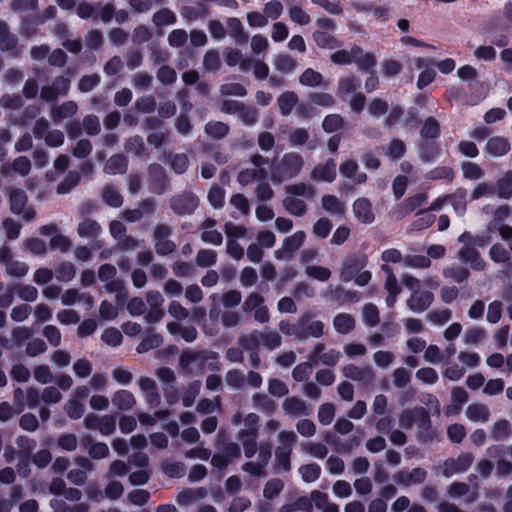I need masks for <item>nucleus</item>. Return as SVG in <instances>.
<instances>
[{
	"label": "nucleus",
	"mask_w": 512,
	"mask_h": 512,
	"mask_svg": "<svg viewBox=\"0 0 512 512\" xmlns=\"http://www.w3.org/2000/svg\"><path fill=\"white\" fill-rule=\"evenodd\" d=\"M283 11V6L280 1L272 0L265 4L263 12L267 20H276L280 17Z\"/></svg>",
	"instance_id": "56"
},
{
	"label": "nucleus",
	"mask_w": 512,
	"mask_h": 512,
	"mask_svg": "<svg viewBox=\"0 0 512 512\" xmlns=\"http://www.w3.org/2000/svg\"><path fill=\"white\" fill-rule=\"evenodd\" d=\"M365 266L363 258H353L347 261L341 271L340 277L343 281L348 282L360 272V269Z\"/></svg>",
	"instance_id": "27"
},
{
	"label": "nucleus",
	"mask_w": 512,
	"mask_h": 512,
	"mask_svg": "<svg viewBox=\"0 0 512 512\" xmlns=\"http://www.w3.org/2000/svg\"><path fill=\"white\" fill-rule=\"evenodd\" d=\"M288 13L290 19L299 25H307L311 21L309 14L297 5L289 6Z\"/></svg>",
	"instance_id": "49"
},
{
	"label": "nucleus",
	"mask_w": 512,
	"mask_h": 512,
	"mask_svg": "<svg viewBox=\"0 0 512 512\" xmlns=\"http://www.w3.org/2000/svg\"><path fill=\"white\" fill-rule=\"evenodd\" d=\"M406 151L405 144L398 139L390 141L386 147H384L385 155L391 160H397L401 158Z\"/></svg>",
	"instance_id": "43"
},
{
	"label": "nucleus",
	"mask_w": 512,
	"mask_h": 512,
	"mask_svg": "<svg viewBox=\"0 0 512 512\" xmlns=\"http://www.w3.org/2000/svg\"><path fill=\"white\" fill-rule=\"evenodd\" d=\"M452 404L447 407V414L458 413L462 404L467 401L468 395L466 391L460 387L452 390Z\"/></svg>",
	"instance_id": "38"
},
{
	"label": "nucleus",
	"mask_w": 512,
	"mask_h": 512,
	"mask_svg": "<svg viewBox=\"0 0 512 512\" xmlns=\"http://www.w3.org/2000/svg\"><path fill=\"white\" fill-rule=\"evenodd\" d=\"M472 463V457L469 454L462 455L458 459H450L444 463V474L449 477L455 473L465 471Z\"/></svg>",
	"instance_id": "19"
},
{
	"label": "nucleus",
	"mask_w": 512,
	"mask_h": 512,
	"mask_svg": "<svg viewBox=\"0 0 512 512\" xmlns=\"http://www.w3.org/2000/svg\"><path fill=\"white\" fill-rule=\"evenodd\" d=\"M334 328L337 332L347 334L355 327V320L349 314H339L334 318Z\"/></svg>",
	"instance_id": "37"
},
{
	"label": "nucleus",
	"mask_w": 512,
	"mask_h": 512,
	"mask_svg": "<svg viewBox=\"0 0 512 512\" xmlns=\"http://www.w3.org/2000/svg\"><path fill=\"white\" fill-rule=\"evenodd\" d=\"M139 387L149 403L153 404L158 402L159 395L157 392L156 383L153 379L148 377L140 378Z\"/></svg>",
	"instance_id": "29"
},
{
	"label": "nucleus",
	"mask_w": 512,
	"mask_h": 512,
	"mask_svg": "<svg viewBox=\"0 0 512 512\" xmlns=\"http://www.w3.org/2000/svg\"><path fill=\"white\" fill-rule=\"evenodd\" d=\"M203 357L199 353L184 352L180 357V365L188 372H193V366L200 368Z\"/></svg>",
	"instance_id": "39"
},
{
	"label": "nucleus",
	"mask_w": 512,
	"mask_h": 512,
	"mask_svg": "<svg viewBox=\"0 0 512 512\" xmlns=\"http://www.w3.org/2000/svg\"><path fill=\"white\" fill-rule=\"evenodd\" d=\"M470 235L468 233H463L459 236V242L464 243V246L459 250L458 257L462 263L470 264V266L474 270H483L485 267V262L481 259L479 252L474 248V245H478L480 247L484 246L485 242L482 238L477 237L473 238L472 242L469 243Z\"/></svg>",
	"instance_id": "1"
},
{
	"label": "nucleus",
	"mask_w": 512,
	"mask_h": 512,
	"mask_svg": "<svg viewBox=\"0 0 512 512\" xmlns=\"http://www.w3.org/2000/svg\"><path fill=\"white\" fill-rule=\"evenodd\" d=\"M449 200L458 215H463L466 211V191L457 190L453 195L449 196Z\"/></svg>",
	"instance_id": "47"
},
{
	"label": "nucleus",
	"mask_w": 512,
	"mask_h": 512,
	"mask_svg": "<svg viewBox=\"0 0 512 512\" xmlns=\"http://www.w3.org/2000/svg\"><path fill=\"white\" fill-rule=\"evenodd\" d=\"M110 233L116 240L121 241L123 239L121 246L124 249H132L139 246L138 241L135 239L131 237H124L125 227L120 221L115 220L110 223Z\"/></svg>",
	"instance_id": "18"
},
{
	"label": "nucleus",
	"mask_w": 512,
	"mask_h": 512,
	"mask_svg": "<svg viewBox=\"0 0 512 512\" xmlns=\"http://www.w3.org/2000/svg\"><path fill=\"white\" fill-rule=\"evenodd\" d=\"M466 416L473 422H485L489 418V411L483 404H471L467 407Z\"/></svg>",
	"instance_id": "34"
},
{
	"label": "nucleus",
	"mask_w": 512,
	"mask_h": 512,
	"mask_svg": "<svg viewBox=\"0 0 512 512\" xmlns=\"http://www.w3.org/2000/svg\"><path fill=\"white\" fill-rule=\"evenodd\" d=\"M314 181L332 182L336 177V163L329 160L323 165L314 167L310 175Z\"/></svg>",
	"instance_id": "12"
},
{
	"label": "nucleus",
	"mask_w": 512,
	"mask_h": 512,
	"mask_svg": "<svg viewBox=\"0 0 512 512\" xmlns=\"http://www.w3.org/2000/svg\"><path fill=\"white\" fill-rule=\"evenodd\" d=\"M361 85V80L353 75L342 76L337 85V96L344 99L356 92Z\"/></svg>",
	"instance_id": "14"
},
{
	"label": "nucleus",
	"mask_w": 512,
	"mask_h": 512,
	"mask_svg": "<svg viewBox=\"0 0 512 512\" xmlns=\"http://www.w3.org/2000/svg\"><path fill=\"white\" fill-rule=\"evenodd\" d=\"M497 194L499 197L508 199L512 195V171L506 172L501 179H499L497 186Z\"/></svg>",
	"instance_id": "44"
},
{
	"label": "nucleus",
	"mask_w": 512,
	"mask_h": 512,
	"mask_svg": "<svg viewBox=\"0 0 512 512\" xmlns=\"http://www.w3.org/2000/svg\"><path fill=\"white\" fill-rule=\"evenodd\" d=\"M73 371L76 376L86 378L92 372V363L85 358L78 359L73 364Z\"/></svg>",
	"instance_id": "60"
},
{
	"label": "nucleus",
	"mask_w": 512,
	"mask_h": 512,
	"mask_svg": "<svg viewBox=\"0 0 512 512\" xmlns=\"http://www.w3.org/2000/svg\"><path fill=\"white\" fill-rule=\"evenodd\" d=\"M26 194L23 190L15 189L10 192L11 210L16 214H22L23 217L30 221L34 219L35 212L31 209H25Z\"/></svg>",
	"instance_id": "4"
},
{
	"label": "nucleus",
	"mask_w": 512,
	"mask_h": 512,
	"mask_svg": "<svg viewBox=\"0 0 512 512\" xmlns=\"http://www.w3.org/2000/svg\"><path fill=\"white\" fill-rule=\"evenodd\" d=\"M274 66L282 73H289L295 68V61L289 55H278L274 59Z\"/></svg>",
	"instance_id": "57"
},
{
	"label": "nucleus",
	"mask_w": 512,
	"mask_h": 512,
	"mask_svg": "<svg viewBox=\"0 0 512 512\" xmlns=\"http://www.w3.org/2000/svg\"><path fill=\"white\" fill-rule=\"evenodd\" d=\"M224 110L228 113H237L240 120L248 125L255 123L257 120V112L254 108L244 107L236 101L225 102Z\"/></svg>",
	"instance_id": "5"
},
{
	"label": "nucleus",
	"mask_w": 512,
	"mask_h": 512,
	"mask_svg": "<svg viewBox=\"0 0 512 512\" xmlns=\"http://www.w3.org/2000/svg\"><path fill=\"white\" fill-rule=\"evenodd\" d=\"M283 203L286 210L292 215L302 216L306 211L305 201L293 195H287Z\"/></svg>",
	"instance_id": "33"
},
{
	"label": "nucleus",
	"mask_w": 512,
	"mask_h": 512,
	"mask_svg": "<svg viewBox=\"0 0 512 512\" xmlns=\"http://www.w3.org/2000/svg\"><path fill=\"white\" fill-rule=\"evenodd\" d=\"M198 205V199L192 193L180 195L171 201L172 209L178 214H189L193 212Z\"/></svg>",
	"instance_id": "7"
},
{
	"label": "nucleus",
	"mask_w": 512,
	"mask_h": 512,
	"mask_svg": "<svg viewBox=\"0 0 512 512\" xmlns=\"http://www.w3.org/2000/svg\"><path fill=\"white\" fill-rule=\"evenodd\" d=\"M69 89V81L64 77L56 79L52 86H46L41 91V97L46 101H54L60 95H65Z\"/></svg>",
	"instance_id": "11"
},
{
	"label": "nucleus",
	"mask_w": 512,
	"mask_h": 512,
	"mask_svg": "<svg viewBox=\"0 0 512 512\" xmlns=\"http://www.w3.org/2000/svg\"><path fill=\"white\" fill-rule=\"evenodd\" d=\"M313 39L317 46L325 49H335L341 45L330 32L326 31H315L313 33Z\"/></svg>",
	"instance_id": "31"
},
{
	"label": "nucleus",
	"mask_w": 512,
	"mask_h": 512,
	"mask_svg": "<svg viewBox=\"0 0 512 512\" xmlns=\"http://www.w3.org/2000/svg\"><path fill=\"white\" fill-rule=\"evenodd\" d=\"M77 104L73 101H68L61 106L53 109L52 118L54 121H61L66 118L72 117L77 112Z\"/></svg>",
	"instance_id": "36"
},
{
	"label": "nucleus",
	"mask_w": 512,
	"mask_h": 512,
	"mask_svg": "<svg viewBox=\"0 0 512 512\" xmlns=\"http://www.w3.org/2000/svg\"><path fill=\"white\" fill-rule=\"evenodd\" d=\"M289 143L291 146H301L307 144L308 149H315L317 143L315 140H309L308 131L304 128H294L289 134Z\"/></svg>",
	"instance_id": "23"
},
{
	"label": "nucleus",
	"mask_w": 512,
	"mask_h": 512,
	"mask_svg": "<svg viewBox=\"0 0 512 512\" xmlns=\"http://www.w3.org/2000/svg\"><path fill=\"white\" fill-rule=\"evenodd\" d=\"M284 412L289 416H306L309 415L312 409L302 400L297 397H289L284 400L282 404Z\"/></svg>",
	"instance_id": "9"
},
{
	"label": "nucleus",
	"mask_w": 512,
	"mask_h": 512,
	"mask_svg": "<svg viewBox=\"0 0 512 512\" xmlns=\"http://www.w3.org/2000/svg\"><path fill=\"white\" fill-rule=\"evenodd\" d=\"M175 21L176 15L168 9H162L156 12L153 16V22L157 26L172 25Z\"/></svg>",
	"instance_id": "53"
},
{
	"label": "nucleus",
	"mask_w": 512,
	"mask_h": 512,
	"mask_svg": "<svg viewBox=\"0 0 512 512\" xmlns=\"http://www.w3.org/2000/svg\"><path fill=\"white\" fill-rule=\"evenodd\" d=\"M404 285L412 291V295L407 300V306L413 312H422L429 307L432 303L433 295L428 291H421L419 289V280L411 277L404 276L402 279Z\"/></svg>",
	"instance_id": "3"
},
{
	"label": "nucleus",
	"mask_w": 512,
	"mask_h": 512,
	"mask_svg": "<svg viewBox=\"0 0 512 512\" xmlns=\"http://www.w3.org/2000/svg\"><path fill=\"white\" fill-rule=\"evenodd\" d=\"M103 198L108 205L113 207H119L122 204L121 195L112 186H107L104 188Z\"/></svg>",
	"instance_id": "62"
},
{
	"label": "nucleus",
	"mask_w": 512,
	"mask_h": 512,
	"mask_svg": "<svg viewBox=\"0 0 512 512\" xmlns=\"http://www.w3.org/2000/svg\"><path fill=\"white\" fill-rule=\"evenodd\" d=\"M298 101V97L294 92H285L278 98V105L283 115H288L292 112Z\"/></svg>",
	"instance_id": "40"
},
{
	"label": "nucleus",
	"mask_w": 512,
	"mask_h": 512,
	"mask_svg": "<svg viewBox=\"0 0 512 512\" xmlns=\"http://www.w3.org/2000/svg\"><path fill=\"white\" fill-rule=\"evenodd\" d=\"M428 420V415L423 409H416L413 411H405L400 418V426L402 428H409L413 422H420L423 425Z\"/></svg>",
	"instance_id": "28"
},
{
	"label": "nucleus",
	"mask_w": 512,
	"mask_h": 512,
	"mask_svg": "<svg viewBox=\"0 0 512 512\" xmlns=\"http://www.w3.org/2000/svg\"><path fill=\"white\" fill-rule=\"evenodd\" d=\"M426 201V195L423 193L409 197L401 204L402 215L413 212Z\"/></svg>",
	"instance_id": "48"
},
{
	"label": "nucleus",
	"mask_w": 512,
	"mask_h": 512,
	"mask_svg": "<svg viewBox=\"0 0 512 512\" xmlns=\"http://www.w3.org/2000/svg\"><path fill=\"white\" fill-rule=\"evenodd\" d=\"M489 256L491 260L497 263H505L510 259L509 251L500 243H495L491 247Z\"/></svg>",
	"instance_id": "51"
},
{
	"label": "nucleus",
	"mask_w": 512,
	"mask_h": 512,
	"mask_svg": "<svg viewBox=\"0 0 512 512\" xmlns=\"http://www.w3.org/2000/svg\"><path fill=\"white\" fill-rule=\"evenodd\" d=\"M304 165L303 158L296 153H287L272 172L274 182L280 183L295 177Z\"/></svg>",
	"instance_id": "2"
},
{
	"label": "nucleus",
	"mask_w": 512,
	"mask_h": 512,
	"mask_svg": "<svg viewBox=\"0 0 512 512\" xmlns=\"http://www.w3.org/2000/svg\"><path fill=\"white\" fill-rule=\"evenodd\" d=\"M320 472V466L315 463L301 466L299 469L302 479L308 483L316 481L319 478Z\"/></svg>",
	"instance_id": "50"
},
{
	"label": "nucleus",
	"mask_w": 512,
	"mask_h": 512,
	"mask_svg": "<svg viewBox=\"0 0 512 512\" xmlns=\"http://www.w3.org/2000/svg\"><path fill=\"white\" fill-rule=\"evenodd\" d=\"M299 80L302 85L317 87L322 84L323 77L319 72L308 68L301 74Z\"/></svg>",
	"instance_id": "46"
},
{
	"label": "nucleus",
	"mask_w": 512,
	"mask_h": 512,
	"mask_svg": "<svg viewBox=\"0 0 512 512\" xmlns=\"http://www.w3.org/2000/svg\"><path fill=\"white\" fill-rule=\"evenodd\" d=\"M383 272L386 274V280L384 284L385 290L388 292V296L386 298V304L388 307H392L399 295L401 288L398 285L397 279L393 274L392 268L388 265L382 266Z\"/></svg>",
	"instance_id": "6"
},
{
	"label": "nucleus",
	"mask_w": 512,
	"mask_h": 512,
	"mask_svg": "<svg viewBox=\"0 0 512 512\" xmlns=\"http://www.w3.org/2000/svg\"><path fill=\"white\" fill-rule=\"evenodd\" d=\"M511 433V426L508 421L501 420L494 424L492 436L496 440H501L509 436Z\"/></svg>",
	"instance_id": "63"
},
{
	"label": "nucleus",
	"mask_w": 512,
	"mask_h": 512,
	"mask_svg": "<svg viewBox=\"0 0 512 512\" xmlns=\"http://www.w3.org/2000/svg\"><path fill=\"white\" fill-rule=\"evenodd\" d=\"M271 456L270 447H262L256 462H248L243 466L244 471L252 475H260Z\"/></svg>",
	"instance_id": "16"
},
{
	"label": "nucleus",
	"mask_w": 512,
	"mask_h": 512,
	"mask_svg": "<svg viewBox=\"0 0 512 512\" xmlns=\"http://www.w3.org/2000/svg\"><path fill=\"white\" fill-rule=\"evenodd\" d=\"M359 54L354 56L353 62H355L361 69H369L376 64V59L372 53H365L359 47Z\"/></svg>",
	"instance_id": "58"
},
{
	"label": "nucleus",
	"mask_w": 512,
	"mask_h": 512,
	"mask_svg": "<svg viewBox=\"0 0 512 512\" xmlns=\"http://www.w3.org/2000/svg\"><path fill=\"white\" fill-rule=\"evenodd\" d=\"M358 164L353 160H347L343 162L340 166V173L352 179L355 183L361 184L366 181V175L364 173L358 172Z\"/></svg>",
	"instance_id": "26"
},
{
	"label": "nucleus",
	"mask_w": 512,
	"mask_h": 512,
	"mask_svg": "<svg viewBox=\"0 0 512 512\" xmlns=\"http://www.w3.org/2000/svg\"><path fill=\"white\" fill-rule=\"evenodd\" d=\"M103 342H105L109 346H118L122 342V334L116 328H107L101 336Z\"/></svg>",
	"instance_id": "59"
},
{
	"label": "nucleus",
	"mask_w": 512,
	"mask_h": 512,
	"mask_svg": "<svg viewBox=\"0 0 512 512\" xmlns=\"http://www.w3.org/2000/svg\"><path fill=\"white\" fill-rule=\"evenodd\" d=\"M359 54V47H352L350 50H339L331 54L330 59L338 65L350 64L354 60V56Z\"/></svg>",
	"instance_id": "35"
},
{
	"label": "nucleus",
	"mask_w": 512,
	"mask_h": 512,
	"mask_svg": "<svg viewBox=\"0 0 512 512\" xmlns=\"http://www.w3.org/2000/svg\"><path fill=\"white\" fill-rule=\"evenodd\" d=\"M76 270L72 263L64 262L56 269V277L58 280L68 282L75 276Z\"/></svg>",
	"instance_id": "55"
},
{
	"label": "nucleus",
	"mask_w": 512,
	"mask_h": 512,
	"mask_svg": "<svg viewBox=\"0 0 512 512\" xmlns=\"http://www.w3.org/2000/svg\"><path fill=\"white\" fill-rule=\"evenodd\" d=\"M340 356L341 353L335 350L323 352V347L318 345L309 356V360L311 362H317V360H320L325 365H335L339 361Z\"/></svg>",
	"instance_id": "21"
},
{
	"label": "nucleus",
	"mask_w": 512,
	"mask_h": 512,
	"mask_svg": "<svg viewBox=\"0 0 512 512\" xmlns=\"http://www.w3.org/2000/svg\"><path fill=\"white\" fill-rule=\"evenodd\" d=\"M265 178V172L262 169H246L241 171L238 180L241 184L247 185L254 180H263Z\"/></svg>",
	"instance_id": "52"
},
{
	"label": "nucleus",
	"mask_w": 512,
	"mask_h": 512,
	"mask_svg": "<svg viewBox=\"0 0 512 512\" xmlns=\"http://www.w3.org/2000/svg\"><path fill=\"white\" fill-rule=\"evenodd\" d=\"M353 213L355 217L364 224L372 223L375 218L372 204L366 198H359L354 202Z\"/></svg>",
	"instance_id": "10"
},
{
	"label": "nucleus",
	"mask_w": 512,
	"mask_h": 512,
	"mask_svg": "<svg viewBox=\"0 0 512 512\" xmlns=\"http://www.w3.org/2000/svg\"><path fill=\"white\" fill-rule=\"evenodd\" d=\"M215 225L216 222L214 220H205L202 224L203 232L201 234V238L206 243L220 245L222 243L223 238L221 233L214 228Z\"/></svg>",
	"instance_id": "22"
},
{
	"label": "nucleus",
	"mask_w": 512,
	"mask_h": 512,
	"mask_svg": "<svg viewBox=\"0 0 512 512\" xmlns=\"http://www.w3.org/2000/svg\"><path fill=\"white\" fill-rule=\"evenodd\" d=\"M305 239V233L303 231H297L293 235L287 237L282 245V250H277L275 256L280 259L282 258L283 252H293L297 250Z\"/></svg>",
	"instance_id": "25"
},
{
	"label": "nucleus",
	"mask_w": 512,
	"mask_h": 512,
	"mask_svg": "<svg viewBox=\"0 0 512 512\" xmlns=\"http://www.w3.org/2000/svg\"><path fill=\"white\" fill-rule=\"evenodd\" d=\"M461 169L464 177L470 180H478L483 176L482 168L473 162H464Z\"/></svg>",
	"instance_id": "54"
},
{
	"label": "nucleus",
	"mask_w": 512,
	"mask_h": 512,
	"mask_svg": "<svg viewBox=\"0 0 512 512\" xmlns=\"http://www.w3.org/2000/svg\"><path fill=\"white\" fill-rule=\"evenodd\" d=\"M332 230V223L327 218H320L313 227V233L319 238H326Z\"/></svg>",
	"instance_id": "64"
},
{
	"label": "nucleus",
	"mask_w": 512,
	"mask_h": 512,
	"mask_svg": "<svg viewBox=\"0 0 512 512\" xmlns=\"http://www.w3.org/2000/svg\"><path fill=\"white\" fill-rule=\"evenodd\" d=\"M167 330L172 335H180L187 342L194 341L197 336V331L194 327L182 326L177 322L168 323Z\"/></svg>",
	"instance_id": "30"
},
{
	"label": "nucleus",
	"mask_w": 512,
	"mask_h": 512,
	"mask_svg": "<svg viewBox=\"0 0 512 512\" xmlns=\"http://www.w3.org/2000/svg\"><path fill=\"white\" fill-rule=\"evenodd\" d=\"M509 150L510 143L508 139L495 136L488 140L484 152L493 157H500L505 155Z\"/></svg>",
	"instance_id": "15"
},
{
	"label": "nucleus",
	"mask_w": 512,
	"mask_h": 512,
	"mask_svg": "<svg viewBox=\"0 0 512 512\" xmlns=\"http://www.w3.org/2000/svg\"><path fill=\"white\" fill-rule=\"evenodd\" d=\"M286 193L287 195H293L298 198L303 197L305 199H311L314 196L315 192L311 186L305 183H298L287 186Z\"/></svg>",
	"instance_id": "42"
},
{
	"label": "nucleus",
	"mask_w": 512,
	"mask_h": 512,
	"mask_svg": "<svg viewBox=\"0 0 512 512\" xmlns=\"http://www.w3.org/2000/svg\"><path fill=\"white\" fill-rule=\"evenodd\" d=\"M112 403L119 410H130L136 404V400L131 392L118 390L112 396Z\"/></svg>",
	"instance_id": "24"
},
{
	"label": "nucleus",
	"mask_w": 512,
	"mask_h": 512,
	"mask_svg": "<svg viewBox=\"0 0 512 512\" xmlns=\"http://www.w3.org/2000/svg\"><path fill=\"white\" fill-rule=\"evenodd\" d=\"M126 166L127 162L125 157L122 155H115L108 160L105 166V171L108 174L123 173L126 171Z\"/></svg>",
	"instance_id": "45"
},
{
	"label": "nucleus",
	"mask_w": 512,
	"mask_h": 512,
	"mask_svg": "<svg viewBox=\"0 0 512 512\" xmlns=\"http://www.w3.org/2000/svg\"><path fill=\"white\" fill-rule=\"evenodd\" d=\"M206 496L204 488H186L178 492L176 501L181 506L190 505Z\"/></svg>",
	"instance_id": "20"
},
{
	"label": "nucleus",
	"mask_w": 512,
	"mask_h": 512,
	"mask_svg": "<svg viewBox=\"0 0 512 512\" xmlns=\"http://www.w3.org/2000/svg\"><path fill=\"white\" fill-rule=\"evenodd\" d=\"M246 311H254V317L260 322H266L269 319L267 308L263 305V299L258 294H251L245 301Z\"/></svg>",
	"instance_id": "8"
},
{
	"label": "nucleus",
	"mask_w": 512,
	"mask_h": 512,
	"mask_svg": "<svg viewBox=\"0 0 512 512\" xmlns=\"http://www.w3.org/2000/svg\"><path fill=\"white\" fill-rule=\"evenodd\" d=\"M323 209L331 215L341 216L345 205L338 198L332 195H325L322 198Z\"/></svg>",
	"instance_id": "32"
},
{
	"label": "nucleus",
	"mask_w": 512,
	"mask_h": 512,
	"mask_svg": "<svg viewBox=\"0 0 512 512\" xmlns=\"http://www.w3.org/2000/svg\"><path fill=\"white\" fill-rule=\"evenodd\" d=\"M225 62L229 66H239L243 72L249 71L252 65V60L244 57L240 51L234 49H227L224 53Z\"/></svg>",
	"instance_id": "17"
},
{
	"label": "nucleus",
	"mask_w": 512,
	"mask_h": 512,
	"mask_svg": "<svg viewBox=\"0 0 512 512\" xmlns=\"http://www.w3.org/2000/svg\"><path fill=\"white\" fill-rule=\"evenodd\" d=\"M116 418L112 415H103L99 418L98 430L103 435H110L115 430Z\"/></svg>",
	"instance_id": "61"
},
{
	"label": "nucleus",
	"mask_w": 512,
	"mask_h": 512,
	"mask_svg": "<svg viewBox=\"0 0 512 512\" xmlns=\"http://www.w3.org/2000/svg\"><path fill=\"white\" fill-rule=\"evenodd\" d=\"M101 231L99 224L92 219L83 220L78 226V234L81 237H96Z\"/></svg>",
	"instance_id": "41"
},
{
	"label": "nucleus",
	"mask_w": 512,
	"mask_h": 512,
	"mask_svg": "<svg viewBox=\"0 0 512 512\" xmlns=\"http://www.w3.org/2000/svg\"><path fill=\"white\" fill-rule=\"evenodd\" d=\"M343 374L345 377L359 381L364 385L370 384L373 380V372L368 367L361 368L354 365H347L343 368Z\"/></svg>",
	"instance_id": "13"
}]
</instances>
